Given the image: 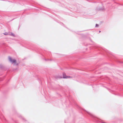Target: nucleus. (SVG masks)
Wrapping results in <instances>:
<instances>
[{"label": "nucleus", "instance_id": "4", "mask_svg": "<svg viewBox=\"0 0 123 123\" xmlns=\"http://www.w3.org/2000/svg\"><path fill=\"white\" fill-rule=\"evenodd\" d=\"M98 24H96V25L95 27H98Z\"/></svg>", "mask_w": 123, "mask_h": 123}, {"label": "nucleus", "instance_id": "5", "mask_svg": "<svg viewBox=\"0 0 123 123\" xmlns=\"http://www.w3.org/2000/svg\"><path fill=\"white\" fill-rule=\"evenodd\" d=\"M5 35H7V33H6L4 34Z\"/></svg>", "mask_w": 123, "mask_h": 123}, {"label": "nucleus", "instance_id": "7", "mask_svg": "<svg viewBox=\"0 0 123 123\" xmlns=\"http://www.w3.org/2000/svg\"><path fill=\"white\" fill-rule=\"evenodd\" d=\"M99 32H100V31H99Z\"/></svg>", "mask_w": 123, "mask_h": 123}, {"label": "nucleus", "instance_id": "6", "mask_svg": "<svg viewBox=\"0 0 123 123\" xmlns=\"http://www.w3.org/2000/svg\"><path fill=\"white\" fill-rule=\"evenodd\" d=\"M87 112V113L88 114H89V112Z\"/></svg>", "mask_w": 123, "mask_h": 123}, {"label": "nucleus", "instance_id": "2", "mask_svg": "<svg viewBox=\"0 0 123 123\" xmlns=\"http://www.w3.org/2000/svg\"><path fill=\"white\" fill-rule=\"evenodd\" d=\"M66 75L64 74H63V78H67V77H66Z\"/></svg>", "mask_w": 123, "mask_h": 123}, {"label": "nucleus", "instance_id": "1", "mask_svg": "<svg viewBox=\"0 0 123 123\" xmlns=\"http://www.w3.org/2000/svg\"><path fill=\"white\" fill-rule=\"evenodd\" d=\"M9 60L12 63H16V61L15 59H12L11 57L9 58Z\"/></svg>", "mask_w": 123, "mask_h": 123}, {"label": "nucleus", "instance_id": "3", "mask_svg": "<svg viewBox=\"0 0 123 123\" xmlns=\"http://www.w3.org/2000/svg\"><path fill=\"white\" fill-rule=\"evenodd\" d=\"M66 77H67V78H72V77H71L69 76H66Z\"/></svg>", "mask_w": 123, "mask_h": 123}]
</instances>
